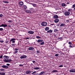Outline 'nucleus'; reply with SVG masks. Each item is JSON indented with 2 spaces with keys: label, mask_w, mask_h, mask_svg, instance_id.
<instances>
[{
  "label": "nucleus",
  "mask_w": 75,
  "mask_h": 75,
  "mask_svg": "<svg viewBox=\"0 0 75 75\" xmlns=\"http://www.w3.org/2000/svg\"><path fill=\"white\" fill-rule=\"evenodd\" d=\"M66 21L67 23H68V22H69L70 21H69V20H66Z\"/></svg>",
  "instance_id": "42"
},
{
  "label": "nucleus",
  "mask_w": 75,
  "mask_h": 75,
  "mask_svg": "<svg viewBox=\"0 0 75 75\" xmlns=\"http://www.w3.org/2000/svg\"><path fill=\"white\" fill-rule=\"evenodd\" d=\"M61 55H62V56H63V55H65V54H64L63 53H62Z\"/></svg>",
  "instance_id": "61"
},
{
  "label": "nucleus",
  "mask_w": 75,
  "mask_h": 75,
  "mask_svg": "<svg viewBox=\"0 0 75 75\" xmlns=\"http://www.w3.org/2000/svg\"><path fill=\"white\" fill-rule=\"evenodd\" d=\"M32 5L33 7H35V6H36V4H32Z\"/></svg>",
  "instance_id": "29"
},
{
  "label": "nucleus",
  "mask_w": 75,
  "mask_h": 75,
  "mask_svg": "<svg viewBox=\"0 0 75 75\" xmlns=\"http://www.w3.org/2000/svg\"><path fill=\"white\" fill-rule=\"evenodd\" d=\"M68 44L70 45H72V42L70 41L69 42Z\"/></svg>",
  "instance_id": "31"
},
{
  "label": "nucleus",
  "mask_w": 75,
  "mask_h": 75,
  "mask_svg": "<svg viewBox=\"0 0 75 75\" xmlns=\"http://www.w3.org/2000/svg\"><path fill=\"white\" fill-rule=\"evenodd\" d=\"M44 73H45V71H42L40 72V74H39V75H41L42 74H44Z\"/></svg>",
  "instance_id": "17"
},
{
  "label": "nucleus",
  "mask_w": 75,
  "mask_h": 75,
  "mask_svg": "<svg viewBox=\"0 0 75 75\" xmlns=\"http://www.w3.org/2000/svg\"><path fill=\"white\" fill-rule=\"evenodd\" d=\"M0 70L1 71H4L5 70V69H0Z\"/></svg>",
  "instance_id": "32"
},
{
  "label": "nucleus",
  "mask_w": 75,
  "mask_h": 75,
  "mask_svg": "<svg viewBox=\"0 0 75 75\" xmlns=\"http://www.w3.org/2000/svg\"><path fill=\"white\" fill-rule=\"evenodd\" d=\"M11 21H12L11 20H10L9 21H8V22L9 23H10L11 22Z\"/></svg>",
  "instance_id": "52"
},
{
  "label": "nucleus",
  "mask_w": 75,
  "mask_h": 75,
  "mask_svg": "<svg viewBox=\"0 0 75 75\" xmlns=\"http://www.w3.org/2000/svg\"><path fill=\"white\" fill-rule=\"evenodd\" d=\"M69 47H71V48H73V47H74V45L73 46H71V45H70L69 46Z\"/></svg>",
  "instance_id": "35"
},
{
  "label": "nucleus",
  "mask_w": 75,
  "mask_h": 75,
  "mask_svg": "<svg viewBox=\"0 0 75 75\" xmlns=\"http://www.w3.org/2000/svg\"><path fill=\"white\" fill-rule=\"evenodd\" d=\"M43 40H38V42H42Z\"/></svg>",
  "instance_id": "20"
},
{
  "label": "nucleus",
  "mask_w": 75,
  "mask_h": 75,
  "mask_svg": "<svg viewBox=\"0 0 75 75\" xmlns=\"http://www.w3.org/2000/svg\"><path fill=\"white\" fill-rule=\"evenodd\" d=\"M67 4H69V2H67Z\"/></svg>",
  "instance_id": "64"
},
{
  "label": "nucleus",
  "mask_w": 75,
  "mask_h": 75,
  "mask_svg": "<svg viewBox=\"0 0 75 75\" xmlns=\"http://www.w3.org/2000/svg\"><path fill=\"white\" fill-rule=\"evenodd\" d=\"M44 73H45V71H42L40 72V74H39V75H41L42 74H44Z\"/></svg>",
  "instance_id": "18"
},
{
  "label": "nucleus",
  "mask_w": 75,
  "mask_h": 75,
  "mask_svg": "<svg viewBox=\"0 0 75 75\" xmlns=\"http://www.w3.org/2000/svg\"><path fill=\"white\" fill-rule=\"evenodd\" d=\"M34 69L37 70V69H40V68H39V67H35L34 68Z\"/></svg>",
  "instance_id": "28"
},
{
  "label": "nucleus",
  "mask_w": 75,
  "mask_h": 75,
  "mask_svg": "<svg viewBox=\"0 0 75 75\" xmlns=\"http://www.w3.org/2000/svg\"><path fill=\"white\" fill-rule=\"evenodd\" d=\"M26 73L27 74H30L31 73V71L29 70L27 71Z\"/></svg>",
  "instance_id": "12"
},
{
  "label": "nucleus",
  "mask_w": 75,
  "mask_h": 75,
  "mask_svg": "<svg viewBox=\"0 0 75 75\" xmlns=\"http://www.w3.org/2000/svg\"><path fill=\"white\" fill-rule=\"evenodd\" d=\"M44 73H45V71H42L40 72V74H39V75H41L42 74H44Z\"/></svg>",
  "instance_id": "16"
},
{
  "label": "nucleus",
  "mask_w": 75,
  "mask_h": 75,
  "mask_svg": "<svg viewBox=\"0 0 75 75\" xmlns=\"http://www.w3.org/2000/svg\"><path fill=\"white\" fill-rule=\"evenodd\" d=\"M36 53H37V54H39V53H40V51L39 50L37 51H36Z\"/></svg>",
  "instance_id": "41"
},
{
  "label": "nucleus",
  "mask_w": 75,
  "mask_h": 75,
  "mask_svg": "<svg viewBox=\"0 0 75 75\" xmlns=\"http://www.w3.org/2000/svg\"><path fill=\"white\" fill-rule=\"evenodd\" d=\"M3 28H0V31H3Z\"/></svg>",
  "instance_id": "48"
},
{
  "label": "nucleus",
  "mask_w": 75,
  "mask_h": 75,
  "mask_svg": "<svg viewBox=\"0 0 75 75\" xmlns=\"http://www.w3.org/2000/svg\"><path fill=\"white\" fill-rule=\"evenodd\" d=\"M19 66L20 67H23V65L20 64L19 65Z\"/></svg>",
  "instance_id": "47"
},
{
  "label": "nucleus",
  "mask_w": 75,
  "mask_h": 75,
  "mask_svg": "<svg viewBox=\"0 0 75 75\" xmlns=\"http://www.w3.org/2000/svg\"><path fill=\"white\" fill-rule=\"evenodd\" d=\"M2 27H4V24H2Z\"/></svg>",
  "instance_id": "60"
},
{
  "label": "nucleus",
  "mask_w": 75,
  "mask_h": 75,
  "mask_svg": "<svg viewBox=\"0 0 75 75\" xmlns=\"http://www.w3.org/2000/svg\"><path fill=\"white\" fill-rule=\"evenodd\" d=\"M19 4H20V5H21V6H23V5L24 4V3H23V2L22 1H20L19 2Z\"/></svg>",
  "instance_id": "19"
},
{
  "label": "nucleus",
  "mask_w": 75,
  "mask_h": 75,
  "mask_svg": "<svg viewBox=\"0 0 75 75\" xmlns=\"http://www.w3.org/2000/svg\"><path fill=\"white\" fill-rule=\"evenodd\" d=\"M69 72H75V69H71L69 70Z\"/></svg>",
  "instance_id": "7"
},
{
  "label": "nucleus",
  "mask_w": 75,
  "mask_h": 75,
  "mask_svg": "<svg viewBox=\"0 0 75 75\" xmlns=\"http://www.w3.org/2000/svg\"><path fill=\"white\" fill-rule=\"evenodd\" d=\"M72 8H75V4L73 5L72 6Z\"/></svg>",
  "instance_id": "40"
},
{
  "label": "nucleus",
  "mask_w": 75,
  "mask_h": 75,
  "mask_svg": "<svg viewBox=\"0 0 75 75\" xmlns=\"http://www.w3.org/2000/svg\"><path fill=\"white\" fill-rule=\"evenodd\" d=\"M8 27H11V25H8Z\"/></svg>",
  "instance_id": "63"
},
{
  "label": "nucleus",
  "mask_w": 75,
  "mask_h": 75,
  "mask_svg": "<svg viewBox=\"0 0 75 75\" xmlns=\"http://www.w3.org/2000/svg\"><path fill=\"white\" fill-rule=\"evenodd\" d=\"M3 2L4 3H8V2L7 1H3Z\"/></svg>",
  "instance_id": "30"
},
{
  "label": "nucleus",
  "mask_w": 75,
  "mask_h": 75,
  "mask_svg": "<svg viewBox=\"0 0 75 75\" xmlns=\"http://www.w3.org/2000/svg\"><path fill=\"white\" fill-rule=\"evenodd\" d=\"M0 58L1 59V58H3V55H1V56H0Z\"/></svg>",
  "instance_id": "45"
},
{
  "label": "nucleus",
  "mask_w": 75,
  "mask_h": 75,
  "mask_svg": "<svg viewBox=\"0 0 75 75\" xmlns=\"http://www.w3.org/2000/svg\"><path fill=\"white\" fill-rule=\"evenodd\" d=\"M26 13H31V11H29V10H27L25 11Z\"/></svg>",
  "instance_id": "15"
},
{
  "label": "nucleus",
  "mask_w": 75,
  "mask_h": 75,
  "mask_svg": "<svg viewBox=\"0 0 75 75\" xmlns=\"http://www.w3.org/2000/svg\"><path fill=\"white\" fill-rule=\"evenodd\" d=\"M32 62H33V63H35V61H32Z\"/></svg>",
  "instance_id": "57"
},
{
  "label": "nucleus",
  "mask_w": 75,
  "mask_h": 75,
  "mask_svg": "<svg viewBox=\"0 0 75 75\" xmlns=\"http://www.w3.org/2000/svg\"><path fill=\"white\" fill-rule=\"evenodd\" d=\"M60 25V23H59L57 24V26H58V27Z\"/></svg>",
  "instance_id": "55"
},
{
  "label": "nucleus",
  "mask_w": 75,
  "mask_h": 75,
  "mask_svg": "<svg viewBox=\"0 0 75 75\" xmlns=\"http://www.w3.org/2000/svg\"><path fill=\"white\" fill-rule=\"evenodd\" d=\"M15 51H14V52L15 54L16 53H17V52H18V49H17L16 48L15 49Z\"/></svg>",
  "instance_id": "10"
},
{
  "label": "nucleus",
  "mask_w": 75,
  "mask_h": 75,
  "mask_svg": "<svg viewBox=\"0 0 75 75\" xmlns=\"http://www.w3.org/2000/svg\"><path fill=\"white\" fill-rule=\"evenodd\" d=\"M49 29H50V28L47 27L45 28V31H48V30H49Z\"/></svg>",
  "instance_id": "22"
},
{
  "label": "nucleus",
  "mask_w": 75,
  "mask_h": 75,
  "mask_svg": "<svg viewBox=\"0 0 75 75\" xmlns=\"http://www.w3.org/2000/svg\"><path fill=\"white\" fill-rule=\"evenodd\" d=\"M59 67H63V65H60L59 66Z\"/></svg>",
  "instance_id": "50"
},
{
  "label": "nucleus",
  "mask_w": 75,
  "mask_h": 75,
  "mask_svg": "<svg viewBox=\"0 0 75 75\" xmlns=\"http://www.w3.org/2000/svg\"><path fill=\"white\" fill-rule=\"evenodd\" d=\"M41 25L42 26H46L47 25V23L45 22H42L41 24Z\"/></svg>",
  "instance_id": "2"
},
{
  "label": "nucleus",
  "mask_w": 75,
  "mask_h": 75,
  "mask_svg": "<svg viewBox=\"0 0 75 75\" xmlns=\"http://www.w3.org/2000/svg\"><path fill=\"white\" fill-rule=\"evenodd\" d=\"M30 10H34V8H30Z\"/></svg>",
  "instance_id": "51"
},
{
  "label": "nucleus",
  "mask_w": 75,
  "mask_h": 75,
  "mask_svg": "<svg viewBox=\"0 0 75 75\" xmlns=\"http://www.w3.org/2000/svg\"><path fill=\"white\" fill-rule=\"evenodd\" d=\"M54 22L55 23H58L59 22V20L58 19H56L54 20Z\"/></svg>",
  "instance_id": "13"
},
{
  "label": "nucleus",
  "mask_w": 75,
  "mask_h": 75,
  "mask_svg": "<svg viewBox=\"0 0 75 75\" xmlns=\"http://www.w3.org/2000/svg\"><path fill=\"white\" fill-rule=\"evenodd\" d=\"M53 17H54V18H58V17H59L58 16V15H55L53 16Z\"/></svg>",
  "instance_id": "11"
},
{
  "label": "nucleus",
  "mask_w": 75,
  "mask_h": 75,
  "mask_svg": "<svg viewBox=\"0 0 75 75\" xmlns=\"http://www.w3.org/2000/svg\"><path fill=\"white\" fill-rule=\"evenodd\" d=\"M36 38H40V37L38 36H36Z\"/></svg>",
  "instance_id": "62"
},
{
  "label": "nucleus",
  "mask_w": 75,
  "mask_h": 75,
  "mask_svg": "<svg viewBox=\"0 0 75 75\" xmlns=\"http://www.w3.org/2000/svg\"><path fill=\"white\" fill-rule=\"evenodd\" d=\"M28 50L30 51H35L34 48L33 47H30L28 48Z\"/></svg>",
  "instance_id": "3"
},
{
  "label": "nucleus",
  "mask_w": 75,
  "mask_h": 75,
  "mask_svg": "<svg viewBox=\"0 0 75 75\" xmlns=\"http://www.w3.org/2000/svg\"><path fill=\"white\" fill-rule=\"evenodd\" d=\"M71 10H72V9H69L68 10V11H71Z\"/></svg>",
  "instance_id": "44"
},
{
  "label": "nucleus",
  "mask_w": 75,
  "mask_h": 75,
  "mask_svg": "<svg viewBox=\"0 0 75 75\" xmlns=\"http://www.w3.org/2000/svg\"><path fill=\"white\" fill-rule=\"evenodd\" d=\"M24 39L25 40L26 39V40H27L28 39H29V38H24Z\"/></svg>",
  "instance_id": "54"
},
{
  "label": "nucleus",
  "mask_w": 75,
  "mask_h": 75,
  "mask_svg": "<svg viewBox=\"0 0 75 75\" xmlns=\"http://www.w3.org/2000/svg\"><path fill=\"white\" fill-rule=\"evenodd\" d=\"M2 68H8V66L5 65L2 66Z\"/></svg>",
  "instance_id": "8"
},
{
  "label": "nucleus",
  "mask_w": 75,
  "mask_h": 75,
  "mask_svg": "<svg viewBox=\"0 0 75 75\" xmlns=\"http://www.w3.org/2000/svg\"><path fill=\"white\" fill-rule=\"evenodd\" d=\"M6 65H7V66H10V64H7Z\"/></svg>",
  "instance_id": "58"
},
{
  "label": "nucleus",
  "mask_w": 75,
  "mask_h": 75,
  "mask_svg": "<svg viewBox=\"0 0 75 75\" xmlns=\"http://www.w3.org/2000/svg\"><path fill=\"white\" fill-rule=\"evenodd\" d=\"M4 73V72H1V74H0V75H5V73Z\"/></svg>",
  "instance_id": "27"
},
{
  "label": "nucleus",
  "mask_w": 75,
  "mask_h": 75,
  "mask_svg": "<svg viewBox=\"0 0 75 75\" xmlns=\"http://www.w3.org/2000/svg\"><path fill=\"white\" fill-rule=\"evenodd\" d=\"M58 71L57 70H54L52 71L51 72L53 73V72H57Z\"/></svg>",
  "instance_id": "26"
},
{
  "label": "nucleus",
  "mask_w": 75,
  "mask_h": 75,
  "mask_svg": "<svg viewBox=\"0 0 75 75\" xmlns=\"http://www.w3.org/2000/svg\"><path fill=\"white\" fill-rule=\"evenodd\" d=\"M27 58V56L26 55H23L20 57L21 59H23Z\"/></svg>",
  "instance_id": "5"
},
{
  "label": "nucleus",
  "mask_w": 75,
  "mask_h": 75,
  "mask_svg": "<svg viewBox=\"0 0 75 75\" xmlns=\"http://www.w3.org/2000/svg\"><path fill=\"white\" fill-rule=\"evenodd\" d=\"M70 14V12H66L64 13V15L65 16H69Z\"/></svg>",
  "instance_id": "6"
},
{
  "label": "nucleus",
  "mask_w": 75,
  "mask_h": 75,
  "mask_svg": "<svg viewBox=\"0 0 75 75\" xmlns=\"http://www.w3.org/2000/svg\"><path fill=\"white\" fill-rule=\"evenodd\" d=\"M12 43H14L15 42V40L12 41Z\"/></svg>",
  "instance_id": "56"
},
{
  "label": "nucleus",
  "mask_w": 75,
  "mask_h": 75,
  "mask_svg": "<svg viewBox=\"0 0 75 75\" xmlns=\"http://www.w3.org/2000/svg\"><path fill=\"white\" fill-rule=\"evenodd\" d=\"M3 58L4 59H5L4 61L5 62H11V61H12V60L11 59H8L9 58V57H8V56H4L3 57Z\"/></svg>",
  "instance_id": "1"
},
{
  "label": "nucleus",
  "mask_w": 75,
  "mask_h": 75,
  "mask_svg": "<svg viewBox=\"0 0 75 75\" xmlns=\"http://www.w3.org/2000/svg\"><path fill=\"white\" fill-rule=\"evenodd\" d=\"M63 26H65L64 23H62L60 25V27H63Z\"/></svg>",
  "instance_id": "25"
},
{
  "label": "nucleus",
  "mask_w": 75,
  "mask_h": 75,
  "mask_svg": "<svg viewBox=\"0 0 75 75\" xmlns=\"http://www.w3.org/2000/svg\"><path fill=\"white\" fill-rule=\"evenodd\" d=\"M0 42L3 43V42H4V41L3 40H0Z\"/></svg>",
  "instance_id": "39"
},
{
  "label": "nucleus",
  "mask_w": 75,
  "mask_h": 75,
  "mask_svg": "<svg viewBox=\"0 0 75 75\" xmlns=\"http://www.w3.org/2000/svg\"><path fill=\"white\" fill-rule=\"evenodd\" d=\"M4 27L5 28L6 27H7V24H4Z\"/></svg>",
  "instance_id": "37"
},
{
  "label": "nucleus",
  "mask_w": 75,
  "mask_h": 75,
  "mask_svg": "<svg viewBox=\"0 0 75 75\" xmlns=\"http://www.w3.org/2000/svg\"><path fill=\"white\" fill-rule=\"evenodd\" d=\"M55 56L56 57H58L59 56V54H55Z\"/></svg>",
  "instance_id": "38"
},
{
  "label": "nucleus",
  "mask_w": 75,
  "mask_h": 75,
  "mask_svg": "<svg viewBox=\"0 0 75 75\" xmlns=\"http://www.w3.org/2000/svg\"><path fill=\"white\" fill-rule=\"evenodd\" d=\"M36 45H37V46H39V45L37 43H36Z\"/></svg>",
  "instance_id": "53"
},
{
  "label": "nucleus",
  "mask_w": 75,
  "mask_h": 75,
  "mask_svg": "<svg viewBox=\"0 0 75 75\" xmlns=\"http://www.w3.org/2000/svg\"><path fill=\"white\" fill-rule=\"evenodd\" d=\"M36 73V72L35 71H34V72H33L32 74H33V75H34Z\"/></svg>",
  "instance_id": "36"
},
{
  "label": "nucleus",
  "mask_w": 75,
  "mask_h": 75,
  "mask_svg": "<svg viewBox=\"0 0 75 75\" xmlns=\"http://www.w3.org/2000/svg\"><path fill=\"white\" fill-rule=\"evenodd\" d=\"M28 33L29 34H33L34 33V32L32 31H29L28 32Z\"/></svg>",
  "instance_id": "9"
},
{
  "label": "nucleus",
  "mask_w": 75,
  "mask_h": 75,
  "mask_svg": "<svg viewBox=\"0 0 75 75\" xmlns=\"http://www.w3.org/2000/svg\"><path fill=\"white\" fill-rule=\"evenodd\" d=\"M62 6L63 7H65V6H66V4H65L63 3L62 4Z\"/></svg>",
  "instance_id": "23"
},
{
  "label": "nucleus",
  "mask_w": 75,
  "mask_h": 75,
  "mask_svg": "<svg viewBox=\"0 0 75 75\" xmlns=\"http://www.w3.org/2000/svg\"><path fill=\"white\" fill-rule=\"evenodd\" d=\"M16 40L14 38H12L10 40V41L11 42V41H15V40Z\"/></svg>",
  "instance_id": "24"
},
{
  "label": "nucleus",
  "mask_w": 75,
  "mask_h": 75,
  "mask_svg": "<svg viewBox=\"0 0 75 75\" xmlns=\"http://www.w3.org/2000/svg\"><path fill=\"white\" fill-rule=\"evenodd\" d=\"M52 30H50L47 32V33H52Z\"/></svg>",
  "instance_id": "14"
},
{
  "label": "nucleus",
  "mask_w": 75,
  "mask_h": 75,
  "mask_svg": "<svg viewBox=\"0 0 75 75\" xmlns=\"http://www.w3.org/2000/svg\"><path fill=\"white\" fill-rule=\"evenodd\" d=\"M3 15L2 14H0V17H3Z\"/></svg>",
  "instance_id": "46"
},
{
  "label": "nucleus",
  "mask_w": 75,
  "mask_h": 75,
  "mask_svg": "<svg viewBox=\"0 0 75 75\" xmlns=\"http://www.w3.org/2000/svg\"><path fill=\"white\" fill-rule=\"evenodd\" d=\"M44 44V42H41L40 44V45H43V44Z\"/></svg>",
  "instance_id": "34"
},
{
  "label": "nucleus",
  "mask_w": 75,
  "mask_h": 75,
  "mask_svg": "<svg viewBox=\"0 0 75 75\" xmlns=\"http://www.w3.org/2000/svg\"><path fill=\"white\" fill-rule=\"evenodd\" d=\"M56 40L57 41H62L63 39L62 38H56Z\"/></svg>",
  "instance_id": "4"
},
{
  "label": "nucleus",
  "mask_w": 75,
  "mask_h": 75,
  "mask_svg": "<svg viewBox=\"0 0 75 75\" xmlns=\"http://www.w3.org/2000/svg\"><path fill=\"white\" fill-rule=\"evenodd\" d=\"M23 7L24 8H27V6L25 5H23Z\"/></svg>",
  "instance_id": "33"
},
{
  "label": "nucleus",
  "mask_w": 75,
  "mask_h": 75,
  "mask_svg": "<svg viewBox=\"0 0 75 75\" xmlns=\"http://www.w3.org/2000/svg\"><path fill=\"white\" fill-rule=\"evenodd\" d=\"M58 30H57V29H55L54 30V32L55 33H57L58 32Z\"/></svg>",
  "instance_id": "21"
},
{
  "label": "nucleus",
  "mask_w": 75,
  "mask_h": 75,
  "mask_svg": "<svg viewBox=\"0 0 75 75\" xmlns=\"http://www.w3.org/2000/svg\"><path fill=\"white\" fill-rule=\"evenodd\" d=\"M33 75H39V74L36 73L33 74Z\"/></svg>",
  "instance_id": "49"
},
{
  "label": "nucleus",
  "mask_w": 75,
  "mask_h": 75,
  "mask_svg": "<svg viewBox=\"0 0 75 75\" xmlns=\"http://www.w3.org/2000/svg\"><path fill=\"white\" fill-rule=\"evenodd\" d=\"M9 42V41L8 40L7 41H6V43H8V42Z\"/></svg>",
  "instance_id": "59"
},
{
  "label": "nucleus",
  "mask_w": 75,
  "mask_h": 75,
  "mask_svg": "<svg viewBox=\"0 0 75 75\" xmlns=\"http://www.w3.org/2000/svg\"><path fill=\"white\" fill-rule=\"evenodd\" d=\"M11 45H12V46H15V45H16V44H11Z\"/></svg>",
  "instance_id": "43"
}]
</instances>
